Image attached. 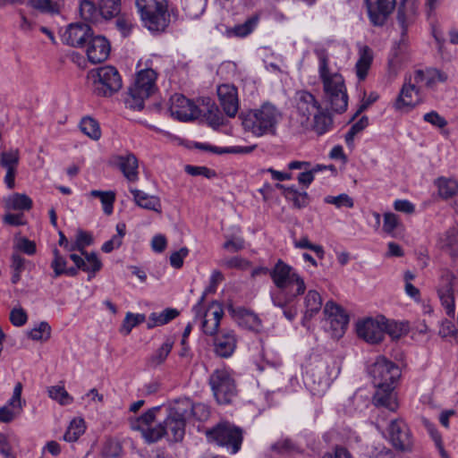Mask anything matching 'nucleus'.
<instances>
[{
	"instance_id": "1",
	"label": "nucleus",
	"mask_w": 458,
	"mask_h": 458,
	"mask_svg": "<svg viewBox=\"0 0 458 458\" xmlns=\"http://www.w3.org/2000/svg\"><path fill=\"white\" fill-rule=\"evenodd\" d=\"M314 54L318 60V75L331 108L336 113L344 112L348 106V96L343 76L330 71L329 55L326 48L316 47Z\"/></svg>"
},
{
	"instance_id": "2",
	"label": "nucleus",
	"mask_w": 458,
	"mask_h": 458,
	"mask_svg": "<svg viewBox=\"0 0 458 458\" xmlns=\"http://www.w3.org/2000/svg\"><path fill=\"white\" fill-rule=\"evenodd\" d=\"M270 276L278 289L271 293L272 302L276 307L284 308L306 290L303 278L291 266L280 259L270 272Z\"/></svg>"
},
{
	"instance_id": "3",
	"label": "nucleus",
	"mask_w": 458,
	"mask_h": 458,
	"mask_svg": "<svg viewBox=\"0 0 458 458\" xmlns=\"http://www.w3.org/2000/svg\"><path fill=\"white\" fill-rule=\"evenodd\" d=\"M281 118V112L270 102H265L258 108L240 114L243 129L256 137L275 135Z\"/></svg>"
},
{
	"instance_id": "4",
	"label": "nucleus",
	"mask_w": 458,
	"mask_h": 458,
	"mask_svg": "<svg viewBox=\"0 0 458 458\" xmlns=\"http://www.w3.org/2000/svg\"><path fill=\"white\" fill-rule=\"evenodd\" d=\"M243 429L228 420H223L206 431L209 443L225 449L229 454H236L243 442Z\"/></svg>"
},
{
	"instance_id": "5",
	"label": "nucleus",
	"mask_w": 458,
	"mask_h": 458,
	"mask_svg": "<svg viewBox=\"0 0 458 458\" xmlns=\"http://www.w3.org/2000/svg\"><path fill=\"white\" fill-rule=\"evenodd\" d=\"M143 25L151 32H162L170 22L166 0H136Z\"/></svg>"
},
{
	"instance_id": "6",
	"label": "nucleus",
	"mask_w": 458,
	"mask_h": 458,
	"mask_svg": "<svg viewBox=\"0 0 458 458\" xmlns=\"http://www.w3.org/2000/svg\"><path fill=\"white\" fill-rule=\"evenodd\" d=\"M157 72L153 69L140 71L134 83L129 88L128 96L125 98V106L132 110H141L144 107V100L156 90Z\"/></svg>"
},
{
	"instance_id": "7",
	"label": "nucleus",
	"mask_w": 458,
	"mask_h": 458,
	"mask_svg": "<svg viewBox=\"0 0 458 458\" xmlns=\"http://www.w3.org/2000/svg\"><path fill=\"white\" fill-rule=\"evenodd\" d=\"M98 96L110 97L122 88L121 76L114 66H102L89 72Z\"/></svg>"
},
{
	"instance_id": "8",
	"label": "nucleus",
	"mask_w": 458,
	"mask_h": 458,
	"mask_svg": "<svg viewBox=\"0 0 458 458\" xmlns=\"http://www.w3.org/2000/svg\"><path fill=\"white\" fill-rule=\"evenodd\" d=\"M186 410L182 408L179 400L175 401L168 409L166 418L159 426L164 429L162 438L166 437L169 441H182L185 434L186 420L188 419Z\"/></svg>"
},
{
	"instance_id": "9",
	"label": "nucleus",
	"mask_w": 458,
	"mask_h": 458,
	"mask_svg": "<svg viewBox=\"0 0 458 458\" xmlns=\"http://www.w3.org/2000/svg\"><path fill=\"white\" fill-rule=\"evenodd\" d=\"M160 410L161 406L152 407L141 416L130 420L131 428L135 431H140L145 442L148 444L159 441L165 432L161 426H159V423L156 426H152Z\"/></svg>"
},
{
	"instance_id": "10",
	"label": "nucleus",
	"mask_w": 458,
	"mask_h": 458,
	"mask_svg": "<svg viewBox=\"0 0 458 458\" xmlns=\"http://www.w3.org/2000/svg\"><path fill=\"white\" fill-rule=\"evenodd\" d=\"M209 384L220 404L231 403L237 394L234 380L225 369H216L209 377Z\"/></svg>"
},
{
	"instance_id": "11",
	"label": "nucleus",
	"mask_w": 458,
	"mask_h": 458,
	"mask_svg": "<svg viewBox=\"0 0 458 458\" xmlns=\"http://www.w3.org/2000/svg\"><path fill=\"white\" fill-rule=\"evenodd\" d=\"M458 293V276L448 270L443 271L438 287L437 294L442 307L449 317L455 313L454 295Z\"/></svg>"
},
{
	"instance_id": "12",
	"label": "nucleus",
	"mask_w": 458,
	"mask_h": 458,
	"mask_svg": "<svg viewBox=\"0 0 458 458\" xmlns=\"http://www.w3.org/2000/svg\"><path fill=\"white\" fill-rule=\"evenodd\" d=\"M370 374L377 387L394 386L400 377L401 371L397 365L383 356L377 358L370 368Z\"/></svg>"
},
{
	"instance_id": "13",
	"label": "nucleus",
	"mask_w": 458,
	"mask_h": 458,
	"mask_svg": "<svg viewBox=\"0 0 458 458\" xmlns=\"http://www.w3.org/2000/svg\"><path fill=\"white\" fill-rule=\"evenodd\" d=\"M169 112L171 116L181 122H189L200 115V109L194 102L183 95L174 94L170 98Z\"/></svg>"
},
{
	"instance_id": "14",
	"label": "nucleus",
	"mask_w": 458,
	"mask_h": 458,
	"mask_svg": "<svg viewBox=\"0 0 458 458\" xmlns=\"http://www.w3.org/2000/svg\"><path fill=\"white\" fill-rule=\"evenodd\" d=\"M324 315L329 329L334 337H340L344 333L348 323L349 316L344 310L332 301H328L324 307Z\"/></svg>"
},
{
	"instance_id": "15",
	"label": "nucleus",
	"mask_w": 458,
	"mask_h": 458,
	"mask_svg": "<svg viewBox=\"0 0 458 458\" xmlns=\"http://www.w3.org/2000/svg\"><path fill=\"white\" fill-rule=\"evenodd\" d=\"M389 441L399 451H410L413 445L412 436L406 422L393 420L388 426Z\"/></svg>"
},
{
	"instance_id": "16",
	"label": "nucleus",
	"mask_w": 458,
	"mask_h": 458,
	"mask_svg": "<svg viewBox=\"0 0 458 458\" xmlns=\"http://www.w3.org/2000/svg\"><path fill=\"white\" fill-rule=\"evenodd\" d=\"M384 323L383 316L367 318L357 323V335L369 344H377L384 338Z\"/></svg>"
},
{
	"instance_id": "17",
	"label": "nucleus",
	"mask_w": 458,
	"mask_h": 458,
	"mask_svg": "<svg viewBox=\"0 0 458 458\" xmlns=\"http://www.w3.org/2000/svg\"><path fill=\"white\" fill-rule=\"evenodd\" d=\"M368 15L374 26H383L396 5V0H365Z\"/></svg>"
},
{
	"instance_id": "18",
	"label": "nucleus",
	"mask_w": 458,
	"mask_h": 458,
	"mask_svg": "<svg viewBox=\"0 0 458 458\" xmlns=\"http://www.w3.org/2000/svg\"><path fill=\"white\" fill-rule=\"evenodd\" d=\"M93 36L91 28L85 23L70 24L62 35V40L64 44L73 47H81Z\"/></svg>"
},
{
	"instance_id": "19",
	"label": "nucleus",
	"mask_w": 458,
	"mask_h": 458,
	"mask_svg": "<svg viewBox=\"0 0 458 458\" xmlns=\"http://www.w3.org/2000/svg\"><path fill=\"white\" fill-rule=\"evenodd\" d=\"M447 79L448 75L445 72L434 67L418 69L413 72L415 84L424 86L428 89H435L437 83H444Z\"/></svg>"
},
{
	"instance_id": "20",
	"label": "nucleus",
	"mask_w": 458,
	"mask_h": 458,
	"mask_svg": "<svg viewBox=\"0 0 458 458\" xmlns=\"http://www.w3.org/2000/svg\"><path fill=\"white\" fill-rule=\"evenodd\" d=\"M417 11V0H401L397 9L396 20L401 28V41L404 42L409 27L414 22Z\"/></svg>"
},
{
	"instance_id": "21",
	"label": "nucleus",
	"mask_w": 458,
	"mask_h": 458,
	"mask_svg": "<svg viewBox=\"0 0 458 458\" xmlns=\"http://www.w3.org/2000/svg\"><path fill=\"white\" fill-rule=\"evenodd\" d=\"M110 49V44L105 37L92 36L88 41V59L91 64H100L108 58Z\"/></svg>"
},
{
	"instance_id": "22",
	"label": "nucleus",
	"mask_w": 458,
	"mask_h": 458,
	"mask_svg": "<svg viewBox=\"0 0 458 458\" xmlns=\"http://www.w3.org/2000/svg\"><path fill=\"white\" fill-rule=\"evenodd\" d=\"M217 96L225 114L234 117L239 109L237 89L233 85L222 84L217 88Z\"/></svg>"
},
{
	"instance_id": "23",
	"label": "nucleus",
	"mask_w": 458,
	"mask_h": 458,
	"mask_svg": "<svg viewBox=\"0 0 458 458\" xmlns=\"http://www.w3.org/2000/svg\"><path fill=\"white\" fill-rule=\"evenodd\" d=\"M295 101L297 112L305 121H309L321 108L318 101L307 90L297 91Z\"/></svg>"
},
{
	"instance_id": "24",
	"label": "nucleus",
	"mask_w": 458,
	"mask_h": 458,
	"mask_svg": "<svg viewBox=\"0 0 458 458\" xmlns=\"http://www.w3.org/2000/svg\"><path fill=\"white\" fill-rule=\"evenodd\" d=\"M224 310L217 302H212L205 310L204 318L201 321V327L206 335H214L217 333Z\"/></svg>"
},
{
	"instance_id": "25",
	"label": "nucleus",
	"mask_w": 458,
	"mask_h": 458,
	"mask_svg": "<svg viewBox=\"0 0 458 458\" xmlns=\"http://www.w3.org/2000/svg\"><path fill=\"white\" fill-rule=\"evenodd\" d=\"M236 336L232 330H223L214 339V351L223 358L230 357L236 348Z\"/></svg>"
},
{
	"instance_id": "26",
	"label": "nucleus",
	"mask_w": 458,
	"mask_h": 458,
	"mask_svg": "<svg viewBox=\"0 0 458 458\" xmlns=\"http://www.w3.org/2000/svg\"><path fill=\"white\" fill-rule=\"evenodd\" d=\"M81 255L84 257L72 253L70 259L77 266V268H81V270L90 274L89 276V280H90L91 277L95 276L96 272L101 269L102 263L95 252L88 253L87 251H82Z\"/></svg>"
},
{
	"instance_id": "27",
	"label": "nucleus",
	"mask_w": 458,
	"mask_h": 458,
	"mask_svg": "<svg viewBox=\"0 0 458 458\" xmlns=\"http://www.w3.org/2000/svg\"><path fill=\"white\" fill-rule=\"evenodd\" d=\"M373 403L376 406L385 407L391 411H394L398 408L396 395L394 393V386H386L377 387L373 396Z\"/></svg>"
},
{
	"instance_id": "28",
	"label": "nucleus",
	"mask_w": 458,
	"mask_h": 458,
	"mask_svg": "<svg viewBox=\"0 0 458 458\" xmlns=\"http://www.w3.org/2000/svg\"><path fill=\"white\" fill-rule=\"evenodd\" d=\"M117 165L122 171L124 177L129 182H137L139 179V163L138 159L132 153L121 155L117 157Z\"/></svg>"
},
{
	"instance_id": "29",
	"label": "nucleus",
	"mask_w": 458,
	"mask_h": 458,
	"mask_svg": "<svg viewBox=\"0 0 458 458\" xmlns=\"http://www.w3.org/2000/svg\"><path fill=\"white\" fill-rule=\"evenodd\" d=\"M130 191L133 196L135 203L141 208L152 210L157 213L162 212L161 201L158 197L148 195L138 189H130Z\"/></svg>"
},
{
	"instance_id": "30",
	"label": "nucleus",
	"mask_w": 458,
	"mask_h": 458,
	"mask_svg": "<svg viewBox=\"0 0 458 458\" xmlns=\"http://www.w3.org/2000/svg\"><path fill=\"white\" fill-rule=\"evenodd\" d=\"M207 120L208 124L216 129L224 124V116L217 106L210 99H203V108L200 109V114Z\"/></svg>"
},
{
	"instance_id": "31",
	"label": "nucleus",
	"mask_w": 458,
	"mask_h": 458,
	"mask_svg": "<svg viewBox=\"0 0 458 458\" xmlns=\"http://www.w3.org/2000/svg\"><path fill=\"white\" fill-rule=\"evenodd\" d=\"M373 61L372 50L368 46L359 48V58L355 64V72L359 81H364Z\"/></svg>"
},
{
	"instance_id": "32",
	"label": "nucleus",
	"mask_w": 458,
	"mask_h": 458,
	"mask_svg": "<svg viewBox=\"0 0 458 458\" xmlns=\"http://www.w3.org/2000/svg\"><path fill=\"white\" fill-rule=\"evenodd\" d=\"M233 312L240 326L254 331H259L260 329L261 320L253 311L245 308H238Z\"/></svg>"
},
{
	"instance_id": "33",
	"label": "nucleus",
	"mask_w": 458,
	"mask_h": 458,
	"mask_svg": "<svg viewBox=\"0 0 458 458\" xmlns=\"http://www.w3.org/2000/svg\"><path fill=\"white\" fill-rule=\"evenodd\" d=\"M441 248L451 257H458V225L449 228L440 239Z\"/></svg>"
},
{
	"instance_id": "34",
	"label": "nucleus",
	"mask_w": 458,
	"mask_h": 458,
	"mask_svg": "<svg viewBox=\"0 0 458 458\" xmlns=\"http://www.w3.org/2000/svg\"><path fill=\"white\" fill-rule=\"evenodd\" d=\"M411 78H410L408 83H404L401 92L396 99L394 106L396 109H401L403 106H414L415 103L412 101L411 96L412 93L416 95L420 94V87L417 84L411 83Z\"/></svg>"
},
{
	"instance_id": "35",
	"label": "nucleus",
	"mask_w": 458,
	"mask_h": 458,
	"mask_svg": "<svg viewBox=\"0 0 458 458\" xmlns=\"http://www.w3.org/2000/svg\"><path fill=\"white\" fill-rule=\"evenodd\" d=\"M305 313L303 322L310 319L319 312L322 307V298L315 290H310L304 299Z\"/></svg>"
},
{
	"instance_id": "36",
	"label": "nucleus",
	"mask_w": 458,
	"mask_h": 458,
	"mask_svg": "<svg viewBox=\"0 0 458 458\" xmlns=\"http://www.w3.org/2000/svg\"><path fill=\"white\" fill-rule=\"evenodd\" d=\"M439 196L444 199L453 198L458 193V181L454 178L439 177L435 181Z\"/></svg>"
},
{
	"instance_id": "37",
	"label": "nucleus",
	"mask_w": 458,
	"mask_h": 458,
	"mask_svg": "<svg viewBox=\"0 0 458 458\" xmlns=\"http://www.w3.org/2000/svg\"><path fill=\"white\" fill-rule=\"evenodd\" d=\"M181 405L184 410H186L185 413L188 418L193 416L198 420H206L209 417V410L203 403H195L193 404L190 399H182L179 400Z\"/></svg>"
},
{
	"instance_id": "38",
	"label": "nucleus",
	"mask_w": 458,
	"mask_h": 458,
	"mask_svg": "<svg viewBox=\"0 0 458 458\" xmlns=\"http://www.w3.org/2000/svg\"><path fill=\"white\" fill-rule=\"evenodd\" d=\"M179 314V311L173 308L165 309L159 313L153 312L149 315L148 328H153L155 327L165 325L178 317Z\"/></svg>"
},
{
	"instance_id": "39",
	"label": "nucleus",
	"mask_w": 458,
	"mask_h": 458,
	"mask_svg": "<svg viewBox=\"0 0 458 458\" xmlns=\"http://www.w3.org/2000/svg\"><path fill=\"white\" fill-rule=\"evenodd\" d=\"M196 148L208 150L216 154H248L250 153L254 147L233 146L227 148H218L206 143H196Z\"/></svg>"
},
{
	"instance_id": "40",
	"label": "nucleus",
	"mask_w": 458,
	"mask_h": 458,
	"mask_svg": "<svg viewBox=\"0 0 458 458\" xmlns=\"http://www.w3.org/2000/svg\"><path fill=\"white\" fill-rule=\"evenodd\" d=\"M259 21L257 15L251 16L242 24L235 25L234 27L227 30L228 36H233L238 38H244L250 35L256 28Z\"/></svg>"
},
{
	"instance_id": "41",
	"label": "nucleus",
	"mask_w": 458,
	"mask_h": 458,
	"mask_svg": "<svg viewBox=\"0 0 458 458\" xmlns=\"http://www.w3.org/2000/svg\"><path fill=\"white\" fill-rule=\"evenodd\" d=\"M313 130L318 134L326 133L332 126L333 121L328 112L322 107L315 114Z\"/></svg>"
},
{
	"instance_id": "42",
	"label": "nucleus",
	"mask_w": 458,
	"mask_h": 458,
	"mask_svg": "<svg viewBox=\"0 0 458 458\" xmlns=\"http://www.w3.org/2000/svg\"><path fill=\"white\" fill-rule=\"evenodd\" d=\"M173 345L174 342L171 339H166V341L148 358V365L155 368L163 364L171 352Z\"/></svg>"
},
{
	"instance_id": "43",
	"label": "nucleus",
	"mask_w": 458,
	"mask_h": 458,
	"mask_svg": "<svg viewBox=\"0 0 458 458\" xmlns=\"http://www.w3.org/2000/svg\"><path fill=\"white\" fill-rule=\"evenodd\" d=\"M409 331L408 322L389 321L385 318L384 335L387 334L392 339H399Z\"/></svg>"
},
{
	"instance_id": "44",
	"label": "nucleus",
	"mask_w": 458,
	"mask_h": 458,
	"mask_svg": "<svg viewBox=\"0 0 458 458\" xmlns=\"http://www.w3.org/2000/svg\"><path fill=\"white\" fill-rule=\"evenodd\" d=\"M80 13L86 21L96 22L101 14L100 6L96 7L95 4L89 0H82L80 4Z\"/></svg>"
},
{
	"instance_id": "45",
	"label": "nucleus",
	"mask_w": 458,
	"mask_h": 458,
	"mask_svg": "<svg viewBox=\"0 0 458 458\" xmlns=\"http://www.w3.org/2000/svg\"><path fill=\"white\" fill-rule=\"evenodd\" d=\"M85 431V423L82 419H73L66 429L64 439L66 442H75Z\"/></svg>"
},
{
	"instance_id": "46",
	"label": "nucleus",
	"mask_w": 458,
	"mask_h": 458,
	"mask_svg": "<svg viewBox=\"0 0 458 458\" xmlns=\"http://www.w3.org/2000/svg\"><path fill=\"white\" fill-rule=\"evenodd\" d=\"M89 195L94 198H99L103 205L105 214L111 215L114 209V202L115 200V193L112 191H102L98 190H92Z\"/></svg>"
},
{
	"instance_id": "47",
	"label": "nucleus",
	"mask_w": 458,
	"mask_h": 458,
	"mask_svg": "<svg viewBox=\"0 0 458 458\" xmlns=\"http://www.w3.org/2000/svg\"><path fill=\"white\" fill-rule=\"evenodd\" d=\"M286 199L292 201L297 208H304L310 203L309 194L306 191H299L294 186L287 188Z\"/></svg>"
},
{
	"instance_id": "48",
	"label": "nucleus",
	"mask_w": 458,
	"mask_h": 458,
	"mask_svg": "<svg viewBox=\"0 0 458 458\" xmlns=\"http://www.w3.org/2000/svg\"><path fill=\"white\" fill-rule=\"evenodd\" d=\"M100 13L105 19H111L119 14L121 0H98Z\"/></svg>"
},
{
	"instance_id": "49",
	"label": "nucleus",
	"mask_w": 458,
	"mask_h": 458,
	"mask_svg": "<svg viewBox=\"0 0 458 458\" xmlns=\"http://www.w3.org/2000/svg\"><path fill=\"white\" fill-rule=\"evenodd\" d=\"M81 131L92 140H98L101 131L98 122L90 117H85L81 121Z\"/></svg>"
},
{
	"instance_id": "50",
	"label": "nucleus",
	"mask_w": 458,
	"mask_h": 458,
	"mask_svg": "<svg viewBox=\"0 0 458 458\" xmlns=\"http://www.w3.org/2000/svg\"><path fill=\"white\" fill-rule=\"evenodd\" d=\"M28 335L34 341H47L51 336V327L46 321L40 322L37 327L32 328Z\"/></svg>"
},
{
	"instance_id": "51",
	"label": "nucleus",
	"mask_w": 458,
	"mask_h": 458,
	"mask_svg": "<svg viewBox=\"0 0 458 458\" xmlns=\"http://www.w3.org/2000/svg\"><path fill=\"white\" fill-rule=\"evenodd\" d=\"M26 259L18 253L12 255V277L11 281L13 284H16L21 280V275L25 269Z\"/></svg>"
},
{
	"instance_id": "52",
	"label": "nucleus",
	"mask_w": 458,
	"mask_h": 458,
	"mask_svg": "<svg viewBox=\"0 0 458 458\" xmlns=\"http://www.w3.org/2000/svg\"><path fill=\"white\" fill-rule=\"evenodd\" d=\"M8 206L14 210H29L32 206V200L25 194L16 193L9 199Z\"/></svg>"
},
{
	"instance_id": "53",
	"label": "nucleus",
	"mask_w": 458,
	"mask_h": 458,
	"mask_svg": "<svg viewBox=\"0 0 458 458\" xmlns=\"http://www.w3.org/2000/svg\"><path fill=\"white\" fill-rule=\"evenodd\" d=\"M49 397L57 401L62 405H67L72 403L73 398L68 394L64 386H54L48 389Z\"/></svg>"
},
{
	"instance_id": "54",
	"label": "nucleus",
	"mask_w": 458,
	"mask_h": 458,
	"mask_svg": "<svg viewBox=\"0 0 458 458\" xmlns=\"http://www.w3.org/2000/svg\"><path fill=\"white\" fill-rule=\"evenodd\" d=\"M53 256L50 267L54 271L53 277L56 278L64 275V271L67 267V260L56 248L53 250Z\"/></svg>"
},
{
	"instance_id": "55",
	"label": "nucleus",
	"mask_w": 458,
	"mask_h": 458,
	"mask_svg": "<svg viewBox=\"0 0 458 458\" xmlns=\"http://www.w3.org/2000/svg\"><path fill=\"white\" fill-rule=\"evenodd\" d=\"M27 4L44 13H55L58 12L57 4L53 0H29Z\"/></svg>"
},
{
	"instance_id": "56",
	"label": "nucleus",
	"mask_w": 458,
	"mask_h": 458,
	"mask_svg": "<svg viewBox=\"0 0 458 458\" xmlns=\"http://www.w3.org/2000/svg\"><path fill=\"white\" fill-rule=\"evenodd\" d=\"M145 315L128 312L123 319L122 332L129 335L132 328L145 321Z\"/></svg>"
},
{
	"instance_id": "57",
	"label": "nucleus",
	"mask_w": 458,
	"mask_h": 458,
	"mask_svg": "<svg viewBox=\"0 0 458 458\" xmlns=\"http://www.w3.org/2000/svg\"><path fill=\"white\" fill-rule=\"evenodd\" d=\"M324 201L327 204H333L337 208L345 207V208H352L354 205L353 199L347 194L342 193L338 196H327Z\"/></svg>"
},
{
	"instance_id": "58",
	"label": "nucleus",
	"mask_w": 458,
	"mask_h": 458,
	"mask_svg": "<svg viewBox=\"0 0 458 458\" xmlns=\"http://www.w3.org/2000/svg\"><path fill=\"white\" fill-rule=\"evenodd\" d=\"M369 125V118L366 115H363L355 123L352 125L348 132L345 134V141L348 145H350L356 134L362 131Z\"/></svg>"
},
{
	"instance_id": "59",
	"label": "nucleus",
	"mask_w": 458,
	"mask_h": 458,
	"mask_svg": "<svg viewBox=\"0 0 458 458\" xmlns=\"http://www.w3.org/2000/svg\"><path fill=\"white\" fill-rule=\"evenodd\" d=\"M19 162V151L18 149H10L4 151L1 154V165L5 168L16 169Z\"/></svg>"
},
{
	"instance_id": "60",
	"label": "nucleus",
	"mask_w": 458,
	"mask_h": 458,
	"mask_svg": "<svg viewBox=\"0 0 458 458\" xmlns=\"http://www.w3.org/2000/svg\"><path fill=\"white\" fill-rule=\"evenodd\" d=\"M183 9L186 15L191 19L198 18L204 11L201 0L186 1Z\"/></svg>"
},
{
	"instance_id": "61",
	"label": "nucleus",
	"mask_w": 458,
	"mask_h": 458,
	"mask_svg": "<svg viewBox=\"0 0 458 458\" xmlns=\"http://www.w3.org/2000/svg\"><path fill=\"white\" fill-rule=\"evenodd\" d=\"M21 392H22V384L21 382H18V383H16V385L13 388V396L11 397V399L8 401V403L6 404L12 410H14L16 412H18V415L20 414V412L22 409L21 400Z\"/></svg>"
},
{
	"instance_id": "62",
	"label": "nucleus",
	"mask_w": 458,
	"mask_h": 458,
	"mask_svg": "<svg viewBox=\"0 0 458 458\" xmlns=\"http://www.w3.org/2000/svg\"><path fill=\"white\" fill-rule=\"evenodd\" d=\"M294 247L298 249H308L314 251L319 259L324 258L325 251L320 245L311 243L307 236L302 237L299 241H294Z\"/></svg>"
},
{
	"instance_id": "63",
	"label": "nucleus",
	"mask_w": 458,
	"mask_h": 458,
	"mask_svg": "<svg viewBox=\"0 0 458 458\" xmlns=\"http://www.w3.org/2000/svg\"><path fill=\"white\" fill-rule=\"evenodd\" d=\"M423 120L439 129L447 125V121L436 111L425 114L423 115Z\"/></svg>"
},
{
	"instance_id": "64",
	"label": "nucleus",
	"mask_w": 458,
	"mask_h": 458,
	"mask_svg": "<svg viewBox=\"0 0 458 458\" xmlns=\"http://www.w3.org/2000/svg\"><path fill=\"white\" fill-rule=\"evenodd\" d=\"M27 319V313L22 308H14L10 312V321L15 327L23 326Z\"/></svg>"
}]
</instances>
